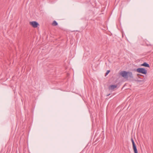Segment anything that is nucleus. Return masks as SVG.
Returning a JSON list of instances; mask_svg holds the SVG:
<instances>
[{"instance_id":"nucleus-1","label":"nucleus","mask_w":153,"mask_h":153,"mask_svg":"<svg viewBox=\"0 0 153 153\" xmlns=\"http://www.w3.org/2000/svg\"><path fill=\"white\" fill-rule=\"evenodd\" d=\"M120 75L125 78L128 77L132 79L133 78L132 73L130 71H122L120 73Z\"/></svg>"},{"instance_id":"nucleus-2","label":"nucleus","mask_w":153,"mask_h":153,"mask_svg":"<svg viewBox=\"0 0 153 153\" xmlns=\"http://www.w3.org/2000/svg\"><path fill=\"white\" fill-rule=\"evenodd\" d=\"M136 71L138 73L144 74H146L147 73V71L145 68H138L136 69Z\"/></svg>"},{"instance_id":"nucleus-3","label":"nucleus","mask_w":153,"mask_h":153,"mask_svg":"<svg viewBox=\"0 0 153 153\" xmlns=\"http://www.w3.org/2000/svg\"><path fill=\"white\" fill-rule=\"evenodd\" d=\"M30 25L34 28H36L39 25V24L36 21H32L30 22Z\"/></svg>"},{"instance_id":"nucleus-4","label":"nucleus","mask_w":153,"mask_h":153,"mask_svg":"<svg viewBox=\"0 0 153 153\" xmlns=\"http://www.w3.org/2000/svg\"><path fill=\"white\" fill-rule=\"evenodd\" d=\"M132 143V144L133 148L134 151V153H138V151L137 149V147L134 141Z\"/></svg>"},{"instance_id":"nucleus-5","label":"nucleus","mask_w":153,"mask_h":153,"mask_svg":"<svg viewBox=\"0 0 153 153\" xmlns=\"http://www.w3.org/2000/svg\"><path fill=\"white\" fill-rule=\"evenodd\" d=\"M141 66H144L145 67H147L149 68L150 67L149 64L146 62H144L143 64H141Z\"/></svg>"},{"instance_id":"nucleus-6","label":"nucleus","mask_w":153,"mask_h":153,"mask_svg":"<svg viewBox=\"0 0 153 153\" xmlns=\"http://www.w3.org/2000/svg\"><path fill=\"white\" fill-rule=\"evenodd\" d=\"M117 87V85H111L109 87V89L110 90H113L116 88Z\"/></svg>"},{"instance_id":"nucleus-7","label":"nucleus","mask_w":153,"mask_h":153,"mask_svg":"<svg viewBox=\"0 0 153 153\" xmlns=\"http://www.w3.org/2000/svg\"><path fill=\"white\" fill-rule=\"evenodd\" d=\"M58 24L57 22L55 20H54L52 23V25L54 26H57L58 25Z\"/></svg>"},{"instance_id":"nucleus-8","label":"nucleus","mask_w":153,"mask_h":153,"mask_svg":"<svg viewBox=\"0 0 153 153\" xmlns=\"http://www.w3.org/2000/svg\"><path fill=\"white\" fill-rule=\"evenodd\" d=\"M137 81L138 82H142V84L144 83L145 81L144 80V79H143L142 80H137Z\"/></svg>"},{"instance_id":"nucleus-9","label":"nucleus","mask_w":153,"mask_h":153,"mask_svg":"<svg viewBox=\"0 0 153 153\" xmlns=\"http://www.w3.org/2000/svg\"><path fill=\"white\" fill-rule=\"evenodd\" d=\"M110 72V70H108L107 72H106V73H105V76H106Z\"/></svg>"},{"instance_id":"nucleus-10","label":"nucleus","mask_w":153,"mask_h":153,"mask_svg":"<svg viewBox=\"0 0 153 153\" xmlns=\"http://www.w3.org/2000/svg\"><path fill=\"white\" fill-rule=\"evenodd\" d=\"M131 140L132 143L134 141V140H133V138H131Z\"/></svg>"},{"instance_id":"nucleus-11","label":"nucleus","mask_w":153,"mask_h":153,"mask_svg":"<svg viewBox=\"0 0 153 153\" xmlns=\"http://www.w3.org/2000/svg\"><path fill=\"white\" fill-rule=\"evenodd\" d=\"M110 94H108V95H107V96H108Z\"/></svg>"},{"instance_id":"nucleus-12","label":"nucleus","mask_w":153,"mask_h":153,"mask_svg":"<svg viewBox=\"0 0 153 153\" xmlns=\"http://www.w3.org/2000/svg\"><path fill=\"white\" fill-rule=\"evenodd\" d=\"M139 75V74H137V75ZM139 75H140V74H139Z\"/></svg>"}]
</instances>
